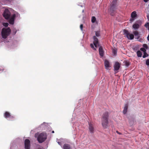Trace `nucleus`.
Returning a JSON list of instances; mask_svg holds the SVG:
<instances>
[{
	"instance_id": "obj_28",
	"label": "nucleus",
	"mask_w": 149,
	"mask_h": 149,
	"mask_svg": "<svg viewBox=\"0 0 149 149\" xmlns=\"http://www.w3.org/2000/svg\"><path fill=\"white\" fill-rule=\"evenodd\" d=\"M96 36L97 37H98L100 35V31H97L95 32Z\"/></svg>"
},
{
	"instance_id": "obj_33",
	"label": "nucleus",
	"mask_w": 149,
	"mask_h": 149,
	"mask_svg": "<svg viewBox=\"0 0 149 149\" xmlns=\"http://www.w3.org/2000/svg\"><path fill=\"white\" fill-rule=\"evenodd\" d=\"M125 65L127 67L128 66H129V63L128 62H126L125 63Z\"/></svg>"
},
{
	"instance_id": "obj_24",
	"label": "nucleus",
	"mask_w": 149,
	"mask_h": 149,
	"mask_svg": "<svg viewBox=\"0 0 149 149\" xmlns=\"http://www.w3.org/2000/svg\"><path fill=\"white\" fill-rule=\"evenodd\" d=\"M91 21L92 23H95L96 22V19L95 17H92L91 18Z\"/></svg>"
},
{
	"instance_id": "obj_37",
	"label": "nucleus",
	"mask_w": 149,
	"mask_h": 149,
	"mask_svg": "<svg viewBox=\"0 0 149 149\" xmlns=\"http://www.w3.org/2000/svg\"><path fill=\"white\" fill-rule=\"evenodd\" d=\"M17 32V31L16 30H15V31L14 30V31L13 33L15 34Z\"/></svg>"
},
{
	"instance_id": "obj_45",
	"label": "nucleus",
	"mask_w": 149,
	"mask_h": 149,
	"mask_svg": "<svg viewBox=\"0 0 149 149\" xmlns=\"http://www.w3.org/2000/svg\"><path fill=\"white\" fill-rule=\"evenodd\" d=\"M148 6H149V5H148Z\"/></svg>"
},
{
	"instance_id": "obj_18",
	"label": "nucleus",
	"mask_w": 149,
	"mask_h": 149,
	"mask_svg": "<svg viewBox=\"0 0 149 149\" xmlns=\"http://www.w3.org/2000/svg\"><path fill=\"white\" fill-rule=\"evenodd\" d=\"M99 53L101 57H103L104 55V51L102 47H100L99 48Z\"/></svg>"
},
{
	"instance_id": "obj_13",
	"label": "nucleus",
	"mask_w": 149,
	"mask_h": 149,
	"mask_svg": "<svg viewBox=\"0 0 149 149\" xmlns=\"http://www.w3.org/2000/svg\"><path fill=\"white\" fill-rule=\"evenodd\" d=\"M120 66V64L118 62H116L115 63L114 67L116 73L117 72V71L119 69Z\"/></svg>"
},
{
	"instance_id": "obj_32",
	"label": "nucleus",
	"mask_w": 149,
	"mask_h": 149,
	"mask_svg": "<svg viewBox=\"0 0 149 149\" xmlns=\"http://www.w3.org/2000/svg\"><path fill=\"white\" fill-rule=\"evenodd\" d=\"M146 64L147 65H149V59H148L146 60Z\"/></svg>"
},
{
	"instance_id": "obj_10",
	"label": "nucleus",
	"mask_w": 149,
	"mask_h": 149,
	"mask_svg": "<svg viewBox=\"0 0 149 149\" xmlns=\"http://www.w3.org/2000/svg\"><path fill=\"white\" fill-rule=\"evenodd\" d=\"M117 0H113L111 3V6L110 8V11L112 12L116 8V3Z\"/></svg>"
},
{
	"instance_id": "obj_31",
	"label": "nucleus",
	"mask_w": 149,
	"mask_h": 149,
	"mask_svg": "<svg viewBox=\"0 0 149 149\" xmlns=\"http://www.w3.org/2000/svg\"><path fill=\"white\" fill-rule=\"evenodd\" d=\"M143 47L145 48L146 49H148V47L147 45L146 44H144L143 45Z\"/></svg>"
},
{
	"instance_id": "obj_9",
	"label": "nucleus",
	"mask_w": 149,
	"mask_h": 149,
	"mask_svg": "<svg viewBox=\"0 0 149 149\" xmlns=\"http://www.w3.org/2000/svg\"><path fill=\"white\" fill-rule=\"evenodd\" d=\"M117 0H113L111 3V6L110 8V11L112 12L116 8V3Z\"/></svg>"
},
{
	"instance_id": "obj_41",
	"label": "nucleus",
	"mask_w": 149,
	"mask_h": 149,
	"mask_svg": "<svg viewBox=\"0 0 149 149\" xmlns=\"http://www.w3.org/2000/svg\"><path fill=\"white\" fill-rule=\"evenodd\" d=\"M116 132H117V133H118V134H120V133H119L118 132V131H117Z\"/></svg>"
},
{
	"instance_id": "obj_11",
	"label": "nucleus",
	"mask_w": 149,
	"mask_h": 149,
	"mask_svg": "<svg viewBox=\"0 0 149 149\" xmlns=\"http://www.w3.org/2000/svg\"><path fill=\"white\" fill-rule=\"evenodd\" d=\"M141 25V23L140 21H137L133 25L132 28L135 30H137L139 29Z\"/></svg>"
},
{
	"instance_id": "obj_12",
	"label": "nucleus",
	"mask_w": 149,
	"mask_h": 149,
	"mask_svg": "<svg viewBox=\"0 0 149 149\" xmlns=\"http://www.w3.org/2000/svg\"><path fill=\"white\" fill-rule=\"evenodd\" d=\"M25 148V149H30V141L26 139L24 142Z\"/></svg>"
},
{
	"instance_id": "obj_30",
	"label": "nucleus",
	"mask_w": 149,
	"mask_h": 149,
	"mask_svg": "<svg viewBox=\"0 0 149 149\" xmlns=\"http://www.w3.org/2000/svg\"><path fill=\"white\" fill-rule=\"evenodd\" d=\"M141 50L143 51V53H145V52H146V49L144 48H141L140 49Z\"/></svg>"
},
{
	"instance_id": "obj_27",
	"label": "nucleus",
	"mask_w": 149,
	"mask_h": 149,
	"mask_svg": "<svg viewBox=\"0 0 149 149\" xmlns=\"http://www.w3.org/2000/svg\"><path fill=\"white\" fill-rule=\"evenodd\" d=\"M145 26L148 29V30H149V23L147 22L145 25Z\"/></svg>"
},
{
	"instance_id": "obj_39",
	"label": "nucleus",
	"mask_w": 149,
	"mask_h": 149,
	"mask_svg": "<svg viewBox=\"0 0 149 149\" xmlns=\"http://www.w3.org/2000/svg\"><path fill=\"white\" fill-rule=\"evenodd\" d=\"M147 40H148V41H149V35L147 37Z\"/></svg>"
},
{
	"instance_id": "obj_19",
	"label": "nucleus",
	"mask_w": 149,
	"mask_h": 149,
	"mask_svg": "<svg viewBox=\"0 0 149 149\" xmlns=\"http://www.w3.org/2000/svg\"><path fill=\"white\" fill-rule=\"evenodd\" d=\"M133 33L136 37V39H138L140 37V35L139 34L138 32L136 31H135L133 32Z\"/></svg>"
},
{
	"instance_id": "obj_16",
	"label": "nucleus",
	"mask_w": 149,
	"mask_h": 149,
	"mask_svg": "<svg viewBox=\"0 0 149 149\" xmlns=\"http://www.w3.org/2000/svg\"><path fill=\"white\" fill-rule=\"evenodd\" d=\"M40 127L42 130H45L47 127V124L46 123H43L40 126Z\"/></svg>"
},
{
	"instance_id": "obj_21",
	"label": "nucleus",
	"mask_w": 149,
	"mask_h": 149,
	"mask_svg": "<svg viewBox=\"0 0 149 149\" xmlns=\"http://www.w3.org/2000/svg\"><path fill=\"white\" fill-rule=\"evenodd\" d=\"M136 16V12L135 11L133 12L131 14V17L132 18H134Z\"/></svg>"
},
{
	"instance_id": "obj_25",
	"label": "nucleus",
	"mask_w": 149,
	"mask_h": 149,
	"mask_svg": "<svg viewBox=\"0 0 149 149\" xmlns=\"http://www.w3.org/2000/svg\"><path fill=\"white\" fill-rule=\"evenodd\" d=\"M148 56V54L146 53V52H145V53H144V54L143 56V58H145Z\"/></svg>"
},
{
	"instance_id": "obj_26",
	"label": "nucleus",
	"mask_w": 149,
	"mask_h": 149,
	"mask_svg": "<svg viewBox=\"0 0 149 149\" xmlns=\"http://www.w3.org/2000/svg\"><path fill=\"white\" fill-rule=\"evenodd\" d=\"M113 52L114 55H116L117 53V50L116 49H113L112 50Z\"/></svg>"
},
{
	"instance_id": "obj_15",
	"label": "nucleus",
	"mask_w": 149,
	"mask_h": 149,
	"mask_svg": "<svg viewBox=\"0 0 149 149\" xmlns=\"http://www.w3.org/2000/svg\"><path fill=\"white\" fill-rule=\"evenodd\" d=\"M89 130L91 133H93L94 131V128L93 124L91 123H89Z\"/></svg>"
},
{
	"instance_id": "obj_20",
	"label": "nucleus",
	"mask_w": 149,
	"mask_h": 149,
	"mask_svg": "<svg viewBox=\"0 0 149 149\" xmlns=\"http://www.w3.org/2000/svg\"><path fill=\"white\" fill-rule=\"evenodd\" d=\"M63 149H71L69 145L68 144H65L63 147Z\"/></svg>"
},
{
	"instance_id": "obj_7",
	"label": "nucleus",
	"mask_w": 149,
	"mask_h": 149,
	"mask_svg": "<svg viewBox=\"0 0 149 149\" xmlns=\"http://www.w3.org/2000/svg\"><path fill=\"white\" fill-rule=\"evenodd\" d=\"M93 44H91V46L92 48L94 50H96V49L94 48V45H95V47H97L98 45V40L97 38L95 36H94L93 37Z\"/></svg>"
},
{
	"instance_id": "obj_42",
	"label": "nucleus",
	"mask_w": 149,
	"mask_h": 149,
	"mask_svg": "<svg viewBox=\"0 0 149 149\" xmlns=\"http://www.w3.org/2000/svg\"><path fill=\"white\" fill-rule=\"evenodd\" d=\"M38 149H43V148H39Z\"/></svg>"
},
{
	"instance_id": "obj_35",
	"label": "nucleus",
	"mask_w": 149,
	"mask_h": 149,
	"mask_svg": "<svg viewBox=\"0 0 149 149\" xmlns=\"http://www.w3.org/2000/svg\"><path fill=\"white\" fill-rule=\"evenodd\" d=\"M134 20V18H132L130 19V21L131 23Z\"/></svg>"
},
{
	"instance_id": "obj_23",
	"label": "nucleus",
	"mask_w": 149,
	"mask_h": 149,
	"mask_svg": "<svg viewBox=\"0 0 149 149\" xmlns=\"http://www.w3.org/2000/svg\"><path fill=\"white\" fill-rule=\"evenodd\" d=\"M127 105H125L124 107V109L123 111V113L124 114H125L127 111Z\"/></svg>"
},
{
	"instance_id": "obj_8",
	"label": "nucleus",
	"mask_w": 149,
	"mask_h": 149,
	"mask_svg": "<svg viewBox=\"0 0 149 149\" xmlns=\"http://www.w3.org/2000/svg\"><path fill=\"white\" fill-rule=\"evenodd\" d=\"M3 15V17L6 19H9V20L11 15L10 12L9 10L7 9L5 10Z\"/></svg>"
},
{
	"instance_id": "obj_34",
	"label": "nucleus",
	"mask_w": 149,
	"mask_h": 149,
	"mask_svg": "<svg viewBox=\"0 0 149 149\" xmlns=\"http://www.w3.org/2000/svg\"><path fill=\"white\" fill-rule=\"evenodd\" d=\"M83 25L82 24H81L80 25V28L81 31L83 30Z\"/></svg>"
},
{
	"instance_id": "obj_29",
	"label": "nucleus",
	"mask_w": 149,
	"mask_h": 149,
	"mask_svg": "<svg viewBox=\"0 0 149 149\" xmlns=\"http://www.w3.org/2000/svg\"><path fill=\"white\" fill-rule=\"evenodd\" d=\"M3 25L5 27H7L8 25V24L7 23L4 22L3 23Z\"/></svg>"
},
{
	"instance_id": "obj_17",
	"label": "nucleus",
	"mask_w": 149,
	"mask_h": 149,
	"mask_svg": "<svg viewBox=\"0 0 149 149\" xmlns=\"http://www.w3.org/2000/svg\"><path fill=\"white\" fill-rule=\"evenodd\" d=\"M104 65L105 68L107 69H108L111 67L109 62L107 60H105L104 61Z\"/></svg>"
},
{
	"instance_id": "obj_3",
	"label": "nucleus",
	"mask_w": 149,
	"mask_h": 149,
	"mask_svg": "<svg viewBox=\"0 0 149 149\" xmlns=\"http://www.w3.org/2000/svg\"><path fill=\"white\" fill-rule=\"evenodd\" d=\"M11 30L9 27L3 28L1 31V35L3 38L5 39L10 35Z\"/></svg>"
},
{
	"instance_id": "obj_36",
	"label": "nucleus",
	"mask_w": 149,
	"mask_h": 149,
	"mask_svg": "<svg viewBox=\"0 0 149 149\" xmlns=\"http://www.w3.org/2000/svg\"><path fill=\"white\" fill-rule=\"evenodd\" d=\"M4 70V69H3V68H0V72H2Z\"/></svg>"
},
{
	"instance_id": "obj_5",
	"label": "nucleus",
	"mask_w": 149,
	"mask_h": 149,
	"mask_svg": "<svg viewBox=\"0 0 149 149\" xmlns=\"http://www.w3.org/2000/svg\"><path fill=\"white\" fill-rule=\"evenodd\" d=\"M108 113L106 112L104 114L102 120V125L103 127L107 128L108 126Z\"/></svg>"
},
{
	"instance_id": "obj_6",
	"label": "nucleus",
	"mask_w": 149,
	"mask_h": 149,
	"mask_svg": "<svg viewBox=\"0 0 149 149\" xmlns=\"http://www.w3.org/2000/svg\"><path fill=\"white\" fill-rule=\"evenodd\" d=\"M123 32L124 35L129 40H132L134 39V35L130 33L128 31L124 30Z\"/></svg>"
},
{
	"instance_id": "obj_40",
	"label": "nucleus",
	"mask_w": 149,
	"mask_h": 149,
	"mask_svg": "<svg viewBox=\"0 0 149 149\" xmlns=\"http://www.w3.org/2000/svg\"><path fill=\"white\" fill-rule=\"evenodd\" d=\"M149 0H143L145 2H147Z\"/></svg>"
},
{
	"instance_id": "obj_4",
	"label": "nucleus",
	"mask_w": 149,
	"mask_h": 149,
	"mask_svg": "<svg viewBox=\"0 0 149 149\" xmlns=\"http://www.w3.org/2000/svg\"><path fill=\"white\" fill-rule=\"evenodd\" d=\"M3 116L6 119L9 121L13 120L15 119V116L11 113L8 111H5L3 113Z\"/></svg>"
},
{
	"instance_id": "obj_38",
	"label": "nucleus",
	"mask_w": 149,
	"mask_h": 149,
	"mask_svg": "<svg viewBox=\"0 0 149 149\" xmlns=\"http://www.w3.org/2000/svg\"><path fill=\"white\" fill-rule=\"evenodd\" d=\"M147 19H148V21H149V15H147Z\"/></svg>"
},
{
	"instance_id": "obj_2",
	"label": "nucleus",
	"mask_w": 149,
	"mask_h": 149,
	"mask_svg": "<svg viewBox=\"0 0 149 149\" xmlns=\"http://www.w3.org/2000/svg\"><path fill=\"white\" fill-rule=\"evenodd\" d=\"M47 135L45 132L37 133L35 135V137L37 138L39 143H42L44 141L47 139Z\"/></svg>"
},
{
	"instance_id": "obj_1",
	"label": "nucleus",
	"mask_w": 149,
	"mask_h": 149,
	"mask_svg": "<svg viewBox=\"0 0 149 149\" xmlns=\"http://www.w3.org/2000/svg\"><path fill=\"white\" fill-rule=\"evenodd\" d=\"M20 18V15L17 12L12 10L10 18L9 20V23L11 24H13L15 19H18Z\"/></svg>"
},
{
	"instance_id": "obj_44",
	"label": "nucleus",
	"mask_w": 149,
	"mask_h": 149,
	"mask_svg": "<svg viewBox=\"0 0 149 149\" xmlns=\"http://www.w3.org/2000/svg\"><path fill=\"white\" fill-rule=\"evenodd\" d=\"M84 12V10H82V12Z\"/></svg>"
},
{
	"instance_id": "obj_14",
	"label": "nucleus",
	"mask_w": 149,
	"mask_h": 149,
	"mask_svg": "<svg viewBox=\"0 0 149 149\" xmlns=\"http://www.w3.org/2000/svg\"><path fill=\"white\" fill-rule=\"evenodd\" d=\"M58 144L61 146L65 142V140L63 139H57L56 141Z\"/></svg>"
},
{
	"instance_id": "obj_22",
	"label": "nucleus",
	"mask_w": 149,
	"mask_h": 149,
	"mask_svg": "<svg viewBox=\"0 0 149 149\" xmlns=\"http://www.w3.org/2000/svg\"><path fill=\"white\" fill-rule=\"evenodd\" d=\"M137 56L138 57H141L142 56V53L139 50L137 51Z\"/></svg>"
},
{
	"instance_id": "obj_43",
	"label": "nucleus",
	"mask_w": 149,
	"mask_h": 149,
	"mask_svg": "<svg viewBox=\"0 0 149 149\" xmlns=\"http://www.w3.org/2000/svg\"><path fill=\"white\" fill-rule=\"evenodd\" d=\"M52 133H54V131H52Z\"/></svg>"
}]
</instances>
